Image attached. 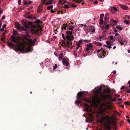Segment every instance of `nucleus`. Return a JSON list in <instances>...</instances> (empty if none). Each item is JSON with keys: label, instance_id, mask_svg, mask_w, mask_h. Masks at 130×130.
<instances>
[{"label": "nucleus", "instance_id": "45", "mask_svg": "<svg viewBox=\"0 0 130 130\" xmlns=\"http://www.w3.org/2000/svg\"><path fill=\"white\" fill-rule=\"evenodd\" d=\"M66 44L67 46L68 47H70L69 45H70V43L68 42H66Z\"/></svg>", "mask_w": 130, "mask_h": 130}, {"label": "nucleus", "instance_id": "50", "mask_svg": "<svg viewBox=\"0 0 130 130\" xmlns=\"http://www.w3.org/2000/svg\"><path fill=\"white\" fill-rule=\"evenodd\" d=\"M125 104H126L128 105H130V103L128 102H125Z\"/></svg>", "mask_w": 130, "mask_h": 130}, {"label": "nucleus", "instance_id": "27", "mask_svg": "<svg viewBox=\"0 0 130 130\" xmlns=\"http://www.w3.org/2000/svg\"><path fill=\"white\" fill-rule=\"evenodd\" d=\"M103 91L105 93H109L110 92V90H105V89H103Z\"/></svg>", "mask_w": 130, "mask_h": 130}, {"label": "nucleus", "instance_id": "49", "mask_svg": "<svg viewBox=\"0 0 130 130\" xmlns=\"http://www.w3.org/2000/svg\"><path fill=\"white\" fill-rule=\"evenodd\" d=\"M64 7L66 8V9H67L68 8H69V6H68L67 5H64Z\"/></svg>", "mask_w": 130, "mask_h": 130}, {"label": "nucleus", "instance_id": "14", "mask_svg": "<svg viewBox=\"0 0 130 130\" xmlns=\"http://www.w3.org/2000/svg\"><path fill=\"white\" fill-rule=\"evenodd\" d=\"M83 41V40H80L77 43H76L77 45L78 46H80V44L82 43V41Z\"/></svg>", "mask_w": 130, "mask_h": 130}, {"label": "nucleus", "instance_id": "2", "mask_svg": "<svg viewBox=\"0 0 130 130\" xmlns=\"http://www.w3.org/2000/svg\"><path fill=\"white\" fill-rule=\"evenodd\" d=\"M85 94L83 91L79 92L77 94V99L79 100L75 102V103L77 105L79 104L80 102L82 101L86 102H89V99L86 98H85Z\"/></svg>", "mask_w": 130, "mask_h": 130}, {"label": "nucleus", "instance_id": "52", "mask_svg": "<svg viewBox=\"0 0 130 130\" xmlns=\"http://www.w3.org/2000/svg\"><path fill=\"white\" fill-rule=\"evenodd\" d=\"M99 41H101L102 40H101V39L102 38H103V37L102 36H99Z\"/></svg>", "mask_w": 130, "mask_h": 130}, {"label": "nucleus", "instance_id": "5", "mask_svg": "<svg viewBox=\"0 0 130 130\" xmlns=\"http://www.w3.org/2000/svg\"><path fill=\"white\" fill-rule=\"evenodd\" d=\"M93 100L95 102H96L99 103L101 102L100 99L99 98L98 95L96 96L94 98H93Z\"/></svg>", "mask_w": 130, "mask_h": 130}, {"label": "nucleus", "instance_id": "8", "mask_svg": "<svg viewBox=\"0 0 130 130\" xmlns=\"http://www.w3.org/2000/svg\"><path fill=\"white\" fill-rule=\"evenodd\" d=\"M62 62L63 64L64 65L68 66L69 65V62L67 58H63L62 60Z\"/></svg>", "mask_w": 130, "mask_h": 130}, {"label": "nucleus", "instance_id": "4", "mask_svg": "<svg viewBox=\"0 0 130 130\" xmlns=\"http://www.w3.org/2000/svg\"><path fill=\"white\" fill-rule=\"evenodd\" d=\"M30 24V22H25L24 23V25L25 28H24L23 27H22V29L24 30L25 31H28L27 29V28H29V25Z\"/></svg>", "mask_w": 130, "mask_h": 130}, {"label": "nucleus", "instance_id": "18", "mask_svg": "<svg viewBox=\"0 0 130 130\" xmlns=\"http://www.w3.org/2000/svg\"><path fill=\"white\" fill-rule=\"evenodd\" d=\"M86 46L87 47H89L91 49H92V45L91 43H90L88 44H87Z\"/></svg>", "mask_w": 130, "mask_h": 130}, {"label": "nucleus", "instance_id": "7", "mask_svg": "<svg viewBox=\"0 0 130 130\" xmlns=\"http://www.w3.org/2000/svg\"><path fill=\"white\" fill-rule=\"evenodd\" d=\"M101 96L104 99H106L108 98L109 99H111L112 98L111 95L110 93H108L107 96L102 95Z\"/></svg>", "mask_w": 130, "mask_h": 130}, {"label": "nucleus", "instance_id": "61", "mask_svg": "<svg viewBox=\"0 0 130 130\" xmlns=\"http://www.w3.org/2000/svg\"><path fill=\"white\" fill-rule=\"evenodd\" d=\"M95 29H93L91 31V32L92 33H94L95 32Z\"/></svg>", "mask_w": 130, "mask_h": 130}, {"label": "nucleus", "instance_id": "56", "mask_svg": "<svg viewBox=\"0 0 130 130\" xmlns=\"http://www.w3.org/2000/svg\"><path fill=\"white\" fill-rule=\"evenodd\" d=\"M105 46H106L108 48L110 49L111 48V46H110V45H107L106 46V45H105Z\"/></svg>", "mask_w": 130, "mask_h": 130}, {"label": "nucleus", "instance_id": "21", "mask_svg": "<svg viewBox=\"0 0 130 130\" xmlns=\"http://www.w3.org/2000/svg\"><path fill=\"white\" fill-rule=\"evenodd\" d=\"M109 26L110 25L108 24H107L105 25V28L106 29L108 30L109 29Z\"/></svg>", "mask_w": 130, "mask_h": 130}, {"label": "nucleus", "instance_id": "34", "mask_svg": "<svg viewBox=\"0 0 130 130\" xmlns=\"http://www.w3.org/2000/svg\"><path fill=\"white\" fill-rule=\"evenodd\" d=\"M77 51L76 50H75L74 51L73 53L75 57H77V54L76 53Z\"/></svg>", "mask_w": 130, "mask_h": 130}, {"label": "nucleus", "instance_id": "10", "mask_svg": "<svg viewBox=\"0 0 130 130\" xmlns=\"http://www.w3.org/2000/svg\"><path fill=\"white\" fill-rule=\"evenodd\" d=\"M120 6L121 8L125 10H127L128 9V7L127 6L124 5L120 4Z\"/></svg>", "mask_w": 130, "mask_h": 130}, {"label": "nucleus", "instance_id": "3", "mask_svg": "<svg viewBox=\"0 0 130 130\" xmlns=\"http://www.w3.org/2000/svg\"><path fill=\"white\" fill-rule=\"evenodd\" d=\"M72 32L69 31H67L66 32V36L64 34H62V37L64 40L66 39L70 42L73 40L74 39V36L72 35Z\"/></svg>", "mask_w": 130, "mask_h": 130}, {"label": "nucleus", "instance_id": "33", "mask_svg": "<svg viewBox=\"0 0 130 130\" xmlns=\"http://www.w3.org/2000/svg\"><path fill=\"white\" fill-rule=\"evenodd\" d=\"M110 39L111 40L113 41V42H114L115 40H113V36H111L110 37Z\"/></svg>", "mask_w": 130, "mask_h": 130}, {"label": "nucleus", "instance_id": "35", "mask_svg": "<svg viewBox=\"0 0 130 130\" xmlns=\"http://www.w3.org/2000/svg\"><path fill=\"white\" fill-rule=\"evenodd\" d=\"M124 22L126 24H129V22L128 20H125L124 21Z\"/></svg>", "mask_w": 130, "mask_h": 130}, {"label": "nucleus", "instance_id": "53", "mask_svg": "<svg viewBox=\"0 0 130 130\" xmlns=\"http://www.w3.org/2000/svg\"><path fill=\"white\" fill-rule=\"evenodd\" d=\"M88 41V40H83V41H84L85 42H87V43H88V42H90V41L89 40V41L87 42V41Z\"/></svg>", "mask_w": 130, "mask_h": 130}, {"label": "nucleus", "instance_id": "20", "mask_svg": "<svg viewBox=\"0 0 130 130\" xmlns=\"http://www.w3.org/2000/svg\"><path fill=\"white\" fill-rule=\"evenodd\" d=\"M37 39V38H35L34 40H31L30 41L31 43L32 44H34L36 42Z\"/></svg>", "mask_w": 130, "mask_h": 130}, {"label": "nucleus", "instance_id": "41", "mask_svg": "<svg viewBox=\"0 0 130 130\" xmlns=\"http://www.w3.org/2000/svg\"><path fill=\"white\" fill-rule=\"evenodd\" d=\"M91 49L89 47H87V48L86 49V51H88L90 50H91Z\"/></svg>", "mask_w": 130, "mask_h": 130}, {"label": "nucleus", "instance_id": "40", "mask_svg": "<svg viewBox=\"0 0 130 130\" xmlns=\"http://www.w3.org/2000/svg\"><path fill=\"white\" fill-rule=\"evenodd\" d=\"M90 120V121H92L93 120V119L92 116H91V117L89 119Z\"/></svg>", "mask_w": 130, "mask_h": 130}, {"label": "nucleus", "instance_id": "59", "mask_svg": "<svg viewBox=\"0 0 130 130\" xmlns=\"http://www.w3.org/2000/svg\"><path fill=\"white\" fill-rule=\"evenodd\" d=\"M32 3V1H30L28 3L27 6H28L29 5L31 4Z\"/></svg>", "mask_w": 130, "mask_h": 130}, {"label": "nucleus", "instance_id": "38", "mask_svg": "<svg viewBox=\"0 0 130 130\" xmlns=\"http://www.w3.org/2000/svg\"><path fill=\"white\" fill-rule=\"evenodd\" d=\"M104 16V14H101L100 15V18L103 19Z\"/></svg>", "mask_w": 130, "mask_h": 130}, {"label": "nucleus", "instance_id": "23", "mask_svg": "<svg viewBox=\"0 0 130 130\" xmlns=\"http://www.w3.org/2000/svg\"><path fill=\"white\" fill-rule=\"evenodd\" d=\"M37 11L38 12H40L42 11V9L40 6H39L38 7Z\"/></svg>", "mask_w": 130, "mask_h": 130}, {"label": "nucleus", "instance_id": "16", "mask_svg": "<svg viewBox=\"0 0 130 130\" xmlns=\"http://www.w3.org/2000/svg\"><path fill=\"white\" fill-rule=\"evenodd\" d=\"M59 3L61 4H63L66 3V1L64 0H60Z\"/></svg>", "mask_w": 130, "mask_h": 130}, {"label": "nucleus", "instance_id": "29", "mask_svg": "<svg viewBox=\"0 0 130 130\" xmlns=\"http://www.w3.org/2000/svg\"><path fill=\"white\" fill-rule=\"evenodd\" d=\"M53 1L52 0H49L47 2V4L48 5H49L52 4V2Z\"/></svg>", "mask_w": 130, "mask_h": 130}, {"label": "nucleus", "instance_id": "48", "mask_svg": "<svg viewBox=\"0 0 130 130\" xmlns=\"http://www.w3.org/2000/svg\"><path fill=\"white\" fill-rule=\"evenodd\" d=\"M71 5L72 6V7H75V8L76 7H77V5H74V4H72Z\"/></svg>", "mask_w": 130, "mask_h": 130}, {"label": "nucleus", "instance_id": "37", "mask_svg": "<svg viewBox=\"0 0 130 130\" xmlns=\"http://www.w3.org/2000/svg\"><path fill=\"white\" fill-rule=\"evenodd\" d=\"M57 67V64H55V65L53 66V70L55 69Z\"/></svg>", "mask_w": 130, "mask_h": 130}, {"label": "nucleus", "instance_id": "60", "mask_svg": "<svg viewBox=\"0 0 130 130\" xmlns=\"http://www.w3.org/2000/svg\"><path fill=\"white\" fill-rule=\"evenodd\" d=\"M125 88V87L124 86H122L121 88V90H123Z\"/></svg>", "mask_w": 130, "mask_h": 130}, {"label": "nucleus", "instance_id": "22", "mask_svg": "<svg viewBox=\"0 0 130 130\" xmlns=\"http://www.w3.org/2000/svg\"><path fill=\"white\" fill-rule=\"evenodd\" d=\"M13 34L14 35L16 36L17 35L18 33L16 30H13Z\"/></svg>", "mask_w": 130, "mask_h": 130}, {"label": "nucleus", "instance_id": "36", "mask_svg": "<svg viewBox=\"0 0 130 130\" xmlns=\"http://www.w3.org/2000/svg\"><path fill=\"white\" fill-rule=\"evenodd\" d=\"M26 18H29L30 19H32V15H28V17H26Z\"/></svg>", "mask_w": 130, "mask_h": 130}, {"label": "nucleus", "instance_id": "43", "mask_svg": "<svg viewBox=\"0 0 130 130\" xmlns=\"http://www.w3.org/2000/svg\"><path fill=\"white\" fill-rule=\"evenodd\" d=\"M73 27L72 26L71 27H69L68 28V29L71 31H72L73 30Z\"/></svg>", "mask_w": 130, "mask_h": 130}, {"label": "nucleus", "instance_id": "58", "mask_svg": "<svg viewBox=\"0 0 130 130\" xmlns=\"http://www.w3.org/2000/svg\"><path fill=\"white\" fill-rule=\"evenodd\" d=\"M98 2L97 1H95L94 3V4H98Z\"/></svg>", "mask_w": 130, "mask_h": 130}, {"label": "nucleus", "instance_id": "63", "mask_svg": "<svg viewBox=\"0 0 130 130\" xmlns=\"http://www.w3.org/2000/svg\"><path fill=\"white\" fill-rule=\"evenodd\" d=\"M21 0H18V3L19 4H21Z\"/></svg>", "mask_w": 130, "mask_h": 130}, {"label": "nucleus", "instance_id": "9", "mask_svg": "<svg viewBox=\"0 0 130 130\" xmlns=\"http://www.w3.org/2000/svg\"><path fill=\"white\" fill-rule=\"evenodd\" d=\"M39 31V30L38 29H32L31 30V31L32 34H37L38 32Z\"/></svg>", "mask_w": 130, "mask_h": 130}, {"label": "nucleus", "instance_id": "19", "mask_svg": "<svg viewBox=\"0 0 130 130\" xmlns=\"http://www.w3.org/2000/svg\"><path fill=\"white\" fill-rule=\"evenodd\" d=\"M64 56L63 54L62 53H61L60 54L59 57V59H62V58Z\"/></svg>", "mask_w": 130, "mask_h": 130}, {"label": "nucleus", "instance_id": "25", "mask_svg": "<svg viewBox=\"0 0 130 130\" xmlns=\"http://www.w3.org/2000/svg\"><path fill=\"white\" fill-rule=\"evenodd\" d=\"M26 51L27 52H30L32 50V49L30 47H28L26 49Z\"/></svg>", "mask_w": 130, "mask_h": 130}, {"label": "nucleus", "instance_id": "44", "mask_svg": "<svg viewBox=\"0 0 130 130\" xmlns=\"http://www.w3.org/2000/svg\"><path fill=\"white\" fill-rule=\"evenodd\" d=\"M104 20L105 21H106L108 22V20H109V19L108 18H104Z\"/></svg>", "mask_w": 130, "mask_h": 130}, {"label": "nucleus", "instance_id": "11", "mask_svg": "<svg viewBox=\"0 0 130 130\" xmlns=\"http://www.w3.org/2000/svg\"><path fill=\"white\" fill-rule=\"evenodd\" d=\"M26 31V34L24 36V38L25 40H26L27 39L29 36L28 35V31Z\"/></svg>", "mask_w": 130, "mask_h": 130}, {"label": "nucleus", "instance_id": "62", "mask_svg": "<svg viewBox=\"0 0 130 130\" xmlns=\"http://www.w3.org/2000/svg\"><path fill=\"white\" fill-rule=\"evenodd\" d=\"M51 12L52 13H54L56 12V11H54L53 10V9H52L51 10Z\"/></svg>", "mask_w": 130, "mask_h": 130}, {"label": "nucleus", "instance_id": "15", "mask_svg": "<svg viewBox=\"0 0 130 130\" xmlns=\"http://www.w3.org/2000/svg\"><path fill=\"white\" fill-rule=\"evenodd\" d=\"M16 28L18 29H19L20 28V24H17L15 25Z\"/></svg>", "mask_w": 130, "mask_h": 130}, {"label": "nucleus", "instance_id": "55", "mask_svg": "<svg viewBox=\"0 0 130 130\" xmlns=\"http://www.w3.org/2000/svg\"><path fill=\"white\" fill-rule=\"evenodd\" d=\"M126 18H130V16H128V15H126L125 16V17L124 18L126 19Z\"/></svg>", "mask_w": 130, "mask_h": 130}, {"label": "nucleus", "instance_id": "28", "mask_svg": "<svg viewBox=\"0 0 130 130\" xmlns=\"http://www.w3.org/2000/svg\"><path fill=\"white\" fill-rule=\"evenodd\" d=\"M53 7V6L51 5L48 6L47 7V9L48 10H50Z\"/></svg>", "mask_w": 130, "mask_h": 130}, {"label": "nucleus", "instance_id": "1", "mask_svg": "<svg viewBox=\"0 0 130 130\" xmlns=\"http://www.w3.org/2000/svg\"><path fill=\"white\" fill-rule=\"evenodd\" d=\"M11 41L15 43H17L18 44L15 45V48L16 50L19 51H23L24 50V47L22 43L19 42L17 38L13 36H12Z\"/></svg>", "mask_w": 130, "mask_h": 130}, {"label": "nucleus", "instance_id": "47", "mask_svg": "<svg viewBox=\"0 0 130 130\" xmlns=\"http://www.w3.org/2000/svg\"><path fill=\"white\" fill-rule=\"evenodd\" d=\"M100 27L102 30H103L104 29L105 27H104V26H100Z\"/></svg>", "mask_w": 130, "mask_h": 130}, {"label": "nucleus", "instance_id": "32", "mask_svg": "<svg viewBox=\"0 0 130 130\" xmlns=\"http://www.w3.org/2000/svg\"><path fill=\"white\" fill-rule=\"evenodd\" d=\"M1 39L2 41H4L5 39V37L3 36H2L1 37Z\"/></svg>", "mask_w": 130, "mask_h": 130}, {"label": "nucleus", "instance_id": "6", "mask_svg": "<svg viewBox=\"0 0 130 130\" xmlns=\"http://www.w3.org/2000/svg\"><path fill=\"white\" fill-rule=\"evenodd\" d=\"M109 118V117L108 116H106L105 117H103L101 118L100 120H98V121L101 123H103L106 120V119Z\"/></svg>", "mask_w": 130, "mask_h": 130}, {"label": "nucleus", "instance_id": "51", "mask_svg": "<svg viewBox=\"0 0 130 130\" xmlns=\"http://www.w3.org/2000/svg\"><path fill=\"white\" fill-rule=\"evenodd\" d=\"M113 9L115 11H116L117 10V8L115 7H113Z\"/></svg>", "mask_w": 130, "mask_h": 130}, {"label": "nucleus", "instance_id": "42", "mask_svg": "<svg viewBox=\"0 0 130 130\" xmlns=\"http://www.w3.org/2000/svg\"><path fill=\"white\" fill-rule=\"evenodd\" d=\"M109 18V13H107L105 15L104 18Z\"/></svg>", "mask_w": 130, "mask_h": 130}, {"label": "nucleus", "instance_id": "39", "mask_svg": "<svg viewBox=\"0 0 130 130\" xmlns=\"http://www.w3.org/2000/svg\"><path fill=\"white\" fill-rule=\"evenodd\" d=\"M85 106L86 107H87V109H87V110H88V108H89V106H88V104H85Z\"/></svg>", "mask_w": 130, "mask_h": 130}, {"label": "nucleus", "instance_id": "46", "mask_svg": "<svg viewBox=\"0 0 130 130\" xmlns=\"http://www.w3.org/2000/svg\"><path fill=\"white\" fill-rule=\"evenodd\" d=\"M40 20H37L35 22L37 23H39L40 22Z\"/></svg>", "mask_w": 130, "mask_h": 130}, {"label": "nucleus", "instance_id": "17", "mask_svg": "<svg viewBox=\"0 0 130 130\" xmlns=\"http://www.w3.org/2000/svg\"><path fill=\"white\" fill-rule=\"evenodd\" d=\"M105 128L107 130H111V127L108 125H106L105 126Z\"/></svg>", "mask_w": 130, "mask_h": 130}, {"label": "nucleus", "instance_id": "26", "mask_svg": "<svg viewBox=\"0 0 130 130\" xmlns=\"http://www.w3.org/2000/svg\"><path fill=\"white\" fill-rule=\"evenodd\" d=\"M70 24V23H69V24L67 23L64 24L62 27H66L68 26H69V25Z\"/></svg>", "mask_w": 130, "mask_h": 130}, {"label": "nucleus", "instance_id": "64", "mask_svg": "<svg viewBox=\"0 0 130 130\" xmlns=\"http://www.w3.org/2000/svg\"><path fill=\"white\" fill-rule=\"evenodd\" d=\"M127 93H130V88L127 91Z\"/></svg>", "mask_w": 130, "mask_h": 130}, {"label": "nucleus", "instance_id": "31", "mask_svg": "<svg viewBox=\"0 0 130 130\" xmlns=\"http://www.w3.org/2000/svg\"><path fill=\"white\" fill-rule=\"evenodd\" d=\"M116 27L120 30H122V28L118 26H116Z\"/></svg>", "mask_w": 130, "mask_h": 130}, {"label": "nucleus", "instance_id": "57", "mask_svg": "<svg viewBox=\"0 0 130 130\" xmlns=\"http://www.w3.org/2000/svg\"><path fill=\"white\" fill-rule=\"evenodd\" d=\"M120 44H121V45H123L124 44V43L122 41H121Z\"/></svg>", "mask_w": 130, "mask_h": 130}, {"label": "nucleus", "instance_id": "24", "mask_svg": "<svg viewBox=\"0 0 130 130\" xmlns=\"http://www.w3.org/2000/svg\"><path fill=\"white\" fill-rule=\"evenodd\" d=\"M103 19H100V22L99 24H102L103 23Z\"/></svg>", "mask_w": 130, "mask_h": 130}, {"label": "nucleus", "instance_id": "13", "mask_svg": "<svg viewBox=\"0 0 130 130\" xmlns=\"http://www.w3.org/2000/svg\"><path fill=\"white\" fill-rule=\"evenodd\" d=\"M93 42L94 44L97 46H100L102 45V44L101 43H99L96 42Z\"/></svg>", "mask_w": 130, "mask_h": 130}, {"label": "nucleus", "instance_id": "54", "mask_svg": "<svg viewBox=\"0 0 130 130\" xmlns=\"http://www.w3.org/2000/svg\"><path fill=\"white\" fill-rule=\"evenodd\" d=\"M4 30V29L3 28H2L0 29V31L1 32L3 31Z\"/></svg>", "mask_w": 130, "mask_h": 130}, {"label": "nucleus", "instance_id": "12", "mask_svg": "<svg viewBox=\"0 0 130 130\" xmlns=\"http://www.w3.org/2000/svg\"><path fill=\"white\" fill-rule=\"evenodd\" d=\"M7 44L8 46L10 47L11 46L13 47L15 46V44L12 43H10L9 41H8L7 43Z\"/></svg>", "mask_w": 130, "mask_h": 130}, {"label": "nucleus", "instance_id": "30", "mask_svg": "<svg viewBox=\"0 0 130 130\" xmlns=\"http://www.w3.org/2000/svg\"><path fill=\"white\" fill-rule=\"evenodd\" d=\"M106 43L107 45H111V42L109 41H106Z\"/></svg>", "mask_w": 130, "mask_h": 130}]
</instances>
